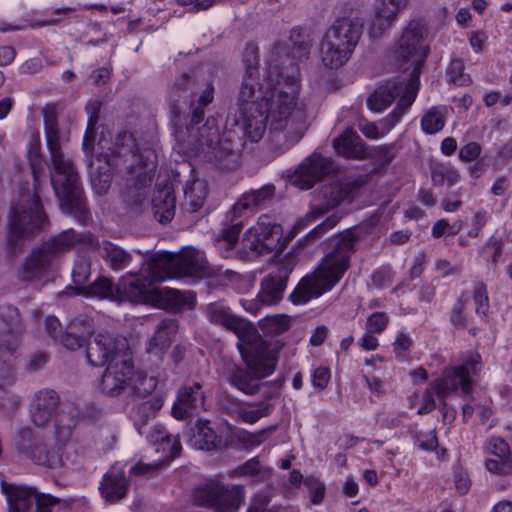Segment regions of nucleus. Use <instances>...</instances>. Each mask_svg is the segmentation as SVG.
Here are the masks:
<instances>
[{
  "label": "nucleus",
  "mask_w": 512,
  "mask_h": 512,
  "mask_svg": "<svg viewBox=\"0 0 512 512\" xmlns=\"http://www.w3.org/2000/svg\"><path fill=\"white\" fill-rule=\"evenodd\" d=\"M245 72L238 95L242 128L251 142L260 141L268 130L276 155L288 151L306 134L310 122L300 101L301 79L290 59L268 63L260 80L258 49L248 45L244 54Z\"/></svg>",
  "instance_id": "nucleus-1"
},
{
  "label": "nucleus",
  "mask_w": 512,
  "mask_h": 512,
  "mask_svg": "<svg viewBox=\"0 0 512 512\" xmlns=\"http://www.w3.org/2000/svg\"><path fill=\"white\" fill-rule=\"evenodd\" d=\"M79 415L80 411L75 404L62 406L55 421V444L34 440L30 427L19 429L14 441L16 450L34 464L49 469L77 463L78 454L71 440Z\"/></svg>",
  "instance_id": "nucleus-2"
},
{
  "label": "nucleus",
  "mask_w": 512,
  "mask_h": 512,
  "mask_svg": "<svg viewBox=\"0 0 512 512\" xmlns=\"http://www.w3.org/2000/svg\"><path fill=\"white\" fill-rule=\"evenodd\" d=\"M42 115L46 145L53 166L51 184L60 201L61 209L80 219H85L87 209L82 198L79 175L72 160L66 158L62 153L55 106L46 105L42 110Z\"/></svg>",
  "instance_id": "nucleus-3"
},
{
  "label": "nucleus",
  "mask_w": 512,
  "mask_h": 512,
  "mask_svg": "<svg viewBox=\"0 0 512 512\" xmlns=\"http://www.w3.org/2000/svg\"><path fill=\"white\" fill-rule=\"evenodd\" d=\"M156 155L151 149L140 150L131 132H120L111 147L109 165L118 169L126 180V201L138 204L145 196L144 190L152 182L156 169Z\"/></svg>",
  "instance_id": "nucleus-4"
},
{
  "label": "nucleus",
  "mask_w": 512,
  "mask_h": 512,
  "mask_svg": "<svg viewBox=\"0 0 512 512\" xmlns=\"http://www.w3.org/2000/svg\"><path fill=\"white\" fill-rule=\"evenodd\" d=\"M354 246L355 237L351 232L341 236L317 268L298 283L290 294L292 302L304 304L330 291L348 270Z\"/></svg>",
  "instance_id": "nucleus-5"
},
{
  "label": "nucleus",
  "mask_w": 512,
  "mask_h": 512,
  "mask_svg": "<svg viewBox=\"0 0 512 512\" xmlns=\"http://www.w3.org/2000/svg\"><path fill=\"white\" fill-rule=\"evenodd\" d=\"M237 347L247 366V369L231 365L225 372V379L240 392L253 396L268 382L260 380L271 375L276 367L277 357L264 345H244L240 342Z\"/></svg>",
  "instance_id": "nucleus-6"
},
{
  "label": "nucleus",
  "mask_w": 512,
  "mask_h": 512,
  "mask_svg": "<svg viewBox=\"0 0 512 512\" xmlns=\"http://www.w3.org/2000/svg\"><path fill=\"white\" fill-rule=\"evenodd\" d=\"M363 24L358 19H337L325 32L320 42V60L329 69L344 66L361 39Z\"/></svg>",
  "instance_id": "nucleus-7"
},
{
  "label": "nucleus",
  "mask_w": 512,
  "mask_h": 512,
  "mask_svg": "<svg viewBox=\"0 0 512 512\" xmlns=\"http://www.w3.org/2000/svg\"><path fill=\"white\" fill-rule=\"evenodd\" d=\"M34 187L20 189L19 198L12 206L9 215V243L15 245L19 239L28 237L40 229L46 222V215L36 192L38 185V170L32 164Z\"/></svg>",
  "instance_id": "nucleus-8"
},
{
  "label": "nucleus",
  "mask_w": 512,
  "mask_h": 512,
  "mask_svg": "<svg viewBox=\"0 0 512 512\" xmlns=\"http://www.w3.org/2000/svg\"><path fill=\"white\" fill-rule=\"evenodd\" d=\"M165 259L150 258L141 268L140 276L129 279L123 277L116 286L117 302L130 301L135 303L145 302L154 292L152 284L167 279L165 273Z\"/></svg>",
  "instance_id": "nucleus-9"
},
{
  "label": "nucleus",
  "mask_w": 512,
  "mask_h": 512,
  "mask_svg": "<svg viewBox=\"0 0 512 512\" xmlns=\"http://www.w3.org/2000/svg\"><path fill=\"white\" fill-rule=\"evenodd\" d=\"M426 29L420 21L413 20L404 29L394 51L396 61L401 69L414 67L412 79L419 73L420 66L428 56L425 44Z\"/></svg>",
  "instance_id": "nucleus-10"
},
{
  "label": "nucleus",
  "mask_w": 512,
  "mask_h": 512,
  "mask_svg": "<svg viewBox=\"0 0 512 512\" xmlns=\"http://www.w3.org/2000/svg\"><path fill=\"white\" fill-rule=\"evenodd\" d=\"M193 500L215 512H236L244 501V487L211 481L195 489Z\"/></svg>",
  "instance_id": "nucleus-11"
},
{
  "label": "nucleus",
  "mask_w": 512,
  "mask_h": 512,
  "mask_svg": "<svg viewBox=\"0 0 512 512\" xmlns=\"http://www.w3.org/2000/svg\"><path fill=\"white\" fill-rule=\"evenodd\" d=\"M164 258L165 259V273L167 278L170 277L169 270L174 269L175 274L178 276H193L203 275L207 277H215L216 279H230L234 274L232 271L226 269L223 270L219 266H211L202 256L201 253L188 249L182 252L180 255L172 256L168 253L159 254L153 258Z\"/></svg>",
  "instance_id": "nucleus-12"
},
{
  "label": "nucleus",
  "mask_w": 512,
  "mask_h": 512,
  "mask_svg": "<svg viewBox=\"0 0 512 512\" xmlns=\"http://www.w3.org/2000/svg\"><path fill=\"white\" fill-rule=\"evenodd\" d=\"M481 370V356L477 352H471L465 356L460 366L446 369L442 376L433 384V390L439 397H445L458 387L468 394L471 391L472 375Z\"/></svg>",
  "instance_id": "nucleus-13"
},
{
  "label": "nucleus",
  "mask_w": 512,
  "mask_h": 512,
  "mask_svg": "<svg viewBox=\"0 0 512 512\" xmlns=\"http://www.w3.org/2000/svg\"><path fill=\"white\" fill-rule=\"evenodd\" d=\"M282 234L281 226L273 222L268 215L263 214L256 224L246 231L243 241L255 253H270L273 250L282 249L280 244Z\"/></svg>",
  "instance_id": "nucleus-14"
},
{
  "label": "nucleus",
  "mask_w": 512,
  "mask_h": 512,
  "mask_svg": "<svg viewBox=\"0 0 512 512\" xmlns=\"http://www.w3.org/2000/svg\"><path fill=\"white\" fill-rule=\"evenodd\" d=\"M189 133L188 143L206 153L211 159L221 161L232 153L227 143L221 140L219 128L214 118H208L202 127H187Z\"/></svg>",
  "instance_id": "nucleus-15"
},
{
  "label": "nucleus",
  "mask_w": 512,
  "mask_h": 512,
  "mask_svg": "<svg viewBox=\"0 0 512 512\" xmlns=\"http://www.w3.org/2000/svg\"><path fill=\"white\" fill-rule=\"evenodd\" d=\"M351 193V187L347 183L332 182L321 187L316 196L317 204L306 214V216L298 220L293 229V236L302 230L306 224L326 213L328 210L338 206L344 200L348 199Z\"/></svg>",
  "instance_id": "nucleus-16"
},
{
  "label": "nucleus",
  "mask_w": 512,
  "mask_h": 512,
  "mask_svg": "<svg viewBox=\"0 0 512 512\" xmlns=\"http://www.w3.org/2000/svg\"><path fill=\"white\" fill-rule=\"evenodd\" d=\"M123 348L124 340H119L107 332H99L87 343L86 359L90 365L101 367L127 356L123 353Z\"/></svg>",
  "instance_id": "nucleus-17"
},
{
  "label": "nucleus",
  "mask_w": 512,
  "mask_h": 512,
  "mask_svg": "<svg viewBox=\"0 0 512 512\" xmlns=\"http://www.w3.org/2000/svg\"><path fill=\"white\" fill-rule=\"evenodd\" d=\"M204 314L210 323L233 331L239 339L250 338L256 333L251 323L233 314L223 301L207 304L204 307Z\"/></svg>",
  "instance_id": "nucleus-18"
},
{
  "label": "nucleus",
  "mask_w": 512,
  "mask_h": 512,
  "mask_svg": "<svg viewBox=\"0 0 512 512\" xmlns=\"http://www.w3.org/2000/svg\"><path fill=\"white\" fill-rule=\"evenodd\" d=\"M416 98V89L414 85L407 87L406 94L398 100L394 110L383 119L379 125L374 122L363 121L358 125L361 133L368 139L376 140L384 137L400 120L401 116L411 106Z\"/></svg>",
  "instance_id": "nucleus-19"
},
{
  "label": "nucleus",
  "mask_w": 512,
  "mask_h": 512,
  "mask_svg": "<svg viewBox=\"0 0 512 512\" xmlns=\"http://www.w3.org/2000/svg\"><path fill=\"white\" fill-rule=\"evenodd\" d=\"M133 369V363L128 355L109 363L101 378V391L108 396L120 395L131 383Z\"/></svg>",
  "instance_id": "nucleus-20"
},
{
  "label": "nucleus",
  "mask_w": 512,
  "mask_h": 512,
  "mask_svg": "<svg viewBox=\"0 0 512 512\" xmlns=\"http://www.w3.org/2000/svg\"><path fill=\"white\" fill-rule=\"evenodd\" d=\"M67 404H71L67 402ZM58 394L51 389H43L35 393L30 404V417L32 422L38 427L47 426L55 417L57 418L62 406Z\"/></svg>",
  "instance_id": "nucleus-21"
},
{
  "label": "nucleus",
  "mask_w": 512,
  "mask_h": 512,
  "mask_svg": "<svg viewBox=\"0 0 512 512\" xmlns=\"http://www.w3.org/2000/svg\"><path fill=\"white\" fill-rule=\"evenodd\" d=\"M21 333V318L17 307L3 305L0 307V353L12 355L18 347Z\"/></svg>",
  "instance_id": "nucleus-22"
},
{
  "label": "nucleus",
  "mask_w": 512,
  "mask_h": 512,
  "mask_svg": "<svg viewBox=\"0 0 512 512\" xmlns=\"http://www.w3.org/2000/svg\"><path fill=\"white\" fill-rule=\"evenodd\" d=\"M331 169L330 161L313 153L306 158L291 176V183L300 189H310Z\"/></svg>",
  "instance_id": "nucleus-23"
},
{
  "label": "nucleus",
  "mask_w": 512,
  "mask_h": 512,
  "mask_svg": "<svg viewBox=\"0 0 512 512\" xmlns=\"http://www.w3.org/2000/svg\"><path fill=\"white\" fill-rule=\"evenodd\" d=\"M484 450L498 459H488L486 469L496 475H512V453L509 444L501 437H491L484 444Z\"/></svg>",
  "instance_id": "nucleus-24"
},
{
  "label": "nucleus",
  "mask_w": 512,
  "mask_h": 512,
  "mask_svg": "<svg viewBox=\"0 0 512 512\" xmlns=\"http://www.w3.org/2000/svg\"><path fill=\"white\" fill-rule=\"evenodd\" d=\"M290 272L291 270L286 265H282L264 277L261 290L257 295L258 302L264 305L279 302L283 297Z\"/></svg>",
  "instance_id": "nucleus-25"
},
{
  "label": "nucleus",
  "mask_w": 512,
  "mask_h": 512,
  "mask_svg": "<svg viewBox=\"0 0 512 512\" xmlns=\"http://www.w3.org/2000/svg\"><path fill=\"white\" fill-rule=\"evenodd\" d=\"M275 190L273 184H266L259 189L243 193L232 206L231 213L233 218L242 217L247 212L255 213L259 209L264 208L274 198Z\"/></svg>",
  "instance_id": "nucleus-26"
},
{
  "label": "nucleus",
  "mask_w": 512,
  "mask_h": 512,
  "mask_svg": "<svg viewBox=\"0 0 512 512\" xmlns=\"http://www.w3.org/2000/svg\"><path fill=\"white\" fill-rule=\"evenodd\" d=\"M414 85L417 90L416 82L414 79H410L408 83L399 81H388L383 85H380L367 99V106L374 112H382L386 109L396 97L400 96V99L406 94L407 87Z\"/></svg>",
  "instance_id": "nucleus-27"
},
{
  "label": "nucleus",
  "mask_w": 512,
  "mask_h": 512,
  "mask_svg": "<svg viewBox=\"0 0 512 512\" xmlns=\"http://www.w3.org/2000/svg\"><path fill=\"white\" fill-rule=\"evenodd\" d=\"M127 489L128 480L124 468L118 464L112 466L101 482V495L106 501L114 503L126 496Z\"/></svg>",
  "instance_id": "nucleus-28"
},
{
  "label": "nucleus",
  "mask_w": 512,
  "mask_h": 512,
  "mask_svg": "<svg viewBox=\"0 0 512 512\" xmlns=\"http://www.w3.org/2000/svg\"><path fill=\"white\" fill-rule=\"evenodd\" d=\"M93 242L94 239L91 234H78L73 229H68L51 238L41 247L54 260L57 255L69 251L78 243L92 244Z\"/></svg>",
  "instance_id": "nucleus-29"
},
{
  "label": "nucleus",
  "mask_w": 512,
  "mask_h": 512,
  "mask_svg": "<svg viewBox=\"0 0 512 512\" xmlns=\"http://www.w3.org/2000/svg\"><path fill=\"white\" fill-rule=\"evenodd\" d=\"M1 488L7 498L9 512H30L37 492L34 488L6 482H2Z\"/></svg>",
  "instance_id": "nucleus-30"
},
{
  "label": "nucleus",
  "mask_w": 512,
  "mask_h": 512,
  "mask_svg": "<svg viewBox=\"0 0 512 512\" xmlns=\"http://www.w3.org/2000/svg\"><path fill=\"white\" fill-rule=\"evenodd\" d=\"M337 154L351 159H364L367 156V147L360 136L352 128H346L333 141Z\"/></svg>",
  "instance_id": "nucleus-31"
},
{
  "label": "nucleus",
  "mask_w": 512,
  "mask_h": 512,
  "mask_svg": "<svg viewBox=\"0 0 512 512\" xmlns=\"http://www.w3.org/2000/svg\"><path fill=\"white\" fill-rule=\"evenodd\" d=\"M222 408L236 420L254 424L262 417L270 415L273 406L269 403L262 402L255 409H248L243 407L237 400L234 401L227 396L222 399Z\"/></svg>",
  "instance_id": "nucleus-32"
},
{
  "label": "nucleus",
  "mask_w": 512,
  "mask_h": 512,
  "mask_svg": "<svg viewBox=\"0 0 512 512\" xmlns=\"http://www.w3.org/2000/svg\"><path fill=\"white\" fill-rule=\"evenodd\" d=\"M53 260L40 246L34 249L22 264L18 275L24 281H31L44 276Z\"/></svg>",
  "instance_id": "nucleus-33"
},
{
  "label": "nucleus",
  "mask_w": 512,
  "mask_h": 512,
  "mask_svg": "<svg viewBox=\"0 0 512 512\" xmlns=\"http://www.w3.org/2000/svg\"><path fill=\"white\" fill-rule=\"evenodd\" d=\"M152 210L160 223L172 220L176 210V198L171 187L157 188L152 199Z\"/></svg>",
  "instance_id": "nucleus-34"
},
{
  "label": "nucleus",
  "mask_w": 512,
  "mask_h": 512,
  "mask_svg": "<svg viewBox=\"0 0 512 512\" xmlns=\"http://www.w3.org/2000/svg\"><path fill=\"white\" fill-rule=\"evenodd\" d=\"M221 440L210 426L209 421L199 419L190 437V444L198 450L212 451L216 449Z\"/></svg>",
  "instance_id": "nucleus-35"
},
{
  "label": "nucleus",
  "mask_w": 512,
  "mask_h": 512,
  "mask_svg": "<svg viewBox=\"0 0 512 512\" xmlns=\"http://www.w3.org/2000/svg\"><path fill=\"white\" fill-rule=\"evenodd\" d=\"M163 406V398L159 394L152 396L151 398L137 404L132 411V417L134 424L139 432L142 434V427L145 426L148 421L154 418L157 412Z\"/></svg>",
  "instance_id": "nucleus-36"
},
{
  "label": "nucleus",
  "mask_w": 512,
  "mask_h": 512,
  "mask_svg": "<svg viewBox=\"0 0 512 512\" xmlns=\"http://www.w3.org/2000/svg\"><path fill=\"white\" fill-rule=\"evenodd\" d=\"M272 473L273 469L263 465L259 457L256 456L230 471L228 475L231 478L249 477L255 481L263 482L269 479Z\"/></svg>",
  "instance_id": "nucleus-37"
},
{
  "label": "nucleus",
  "mask_w": 512,
  "mask_h": 512,
  "mask_svg": "<svg viewBox=\"0 0 512 512\" xmlns=\"http://www.w3.org/2000/svg\"><path fill=\"white\" fill-rule=\"evenodd\" d=\"M98 249L100 255L109 264L110 268L116 271L127 267L132 260L131 254L108 241L99 244Z\"/></svg>",
  "instance_id": "nucleus-38"
},
{
  "label": "nucleus",
  "mask_w": 512,
  "mask_h": 512,
  "mask_svg": "<svg viewBox=\"0 0 512 512\" xmlns=\"http://www.w3.org/2000/svg\"><path fill=\"white\" fill-rule=\"evenodd\" d=\"M208 194L207 183L201 179L187 182L184 188L185 205L191 212H197L204 204Z\"/></svg>",
  "instance_id": "nucleus-39"
},
{
  "label": "nucleus",
  "mask_w": 512,
  "mask_h": 512,
  "mask_svg": "<svg viewBox=\"0 0 512 512\" xmlns=\"http://www.w3.org/2000/svg\"><path fill=\"white\" fill-rule=\"evenodd\" d=\"M241 229V222H237L223 228L219 234L214 236V243L224 258L229 257L230 252L236 246Z\"/></svg>",
  "instance_id": "nucleus-40"
},
{
  "label": "nucleus",
  "mask_w": 512,
  "mask_h": 512,
  "mask_svg": "<svg viewBox=\"0 0 512 512\" xmlns=\"http://www.w3.org/2000/svg\"><path fill=\"white\" fill-rule=\"evenodd\" d=\"M101 109V102L99 100H91L86 105V112L88 115L87 128L83 139V149L88 151L94 142L96 125L99 120V113Z\"/></svg>",
  "instance_id": "nucleus-41"
},
{
  "label": "nucleus",
  "mask_w": 512,
  "mask_h": 512,
  "mask_svg": "<svg viewBox=\"0 0 512 512\" xmlns=\"http://www.w3.org/2000/svg\"><path fill=\"white\" fill-rule=\"evenodd\" d=\"M397 19L375 8V12L369 23L368 33L373 39L381 38L395 24Z\"/></svg>",
  "instance_id": "nucleus-42"
},
{
  "label": "nucleus",
  "mask_w": 512,
  "mask_h": 512,
  "mask_svg": "<svg viewBox=\"0 0 512 512\" xmlns=\"http://www.w3.org/2000/svg\"><path fill=\"white\" fill-rule=\"evenodd\" d=\"M166 298L175 311L192 309L196 303V293L191 290L167 289Z\"/></svg>",
  "instance_id": "nucleus-43"
},
{
  "label": "nucleus",
  "mask_w": 512,
  "mask_h": 512,
  "mask_svg": "<svg viewBox=\"0 0 512 512\" xmlns=\"http://www.w3.org/2000/svg\"><path fill=\"white\" fill-rule=\"evenodd\" d=\"M81 325V322L77 319L73 320L69 326L67 327V331L62 334L59 338V342L69 350H77L83 347L86 343V335L89 333L86 332H78V327Z\"/></svg>",
  "instance_id": "nucleus-44"
},
{
  "label": "nucleus",
  "mask_w": 512,
  "mask_h": 512,
  "mask_svg": "<svg viewBox=\"0 0 512 512\" xmlns=\"http://www.w3.org/2000/svg\"><path fill=\"white\" fill-rule=\"evenodd\" d=\"M431 179L432 183L436 186H441L446 182L451 187L459 181L460 174L454 166L440 164L432 167Z\"/></svg>",
  "instance_id": "nucleus-45"
},
{
  "label": "nucleus",
  "mask_w": 512,
  "mask_h": 512,
  "mask_svg": "<svg viewBox=\"0 0 512 512\" xmlns=\"http://www.w3.org/2000/svg\"><path fill=\"white\" fill-rule=\"evenodd\" d=\"M290 41L293 45L292 53L294 58L303 59L308 57L311 48V41L305 30L301 28H293L290 32Z\"/></svg>",
  "instance_id": "nucleus-46"
},
{
  "label": "nucleus",
  "mask_w": 512,
  "mask_h": 512,
  "mask_svg": "<svg viewBox=\"0 0 512 512\" xmlns=\"http://www.w3.org/2000/svg\"><path fill=\"white\" fill-rule=\"evenodd\" d=\"M444 108L433 107L421 119V127L426 134H435L445 125Z\"/></svg>",
  "instance_id": "nucleus-47"
},
{
  "label": "nucleus",
  "mask_w": 512,
  "mask_h": 512,
  "mask_svg": "<svg viewBox=\"0 0 512 512\" xmlns=\"http://www.w3.org/2000/svg\"><path fill=\"white\" fill-rule=\"evenodd\" d=\"M178 400L181 404L192 409H197L204 405V395L201 391V385L195 383L190 387H184L179 391Z\"/></svg>",
  "instance_id": "nucleus-48"
},
{
  "label": "nucleus",
  "mask_w": 512,
  "mask_h": 512,
  "mask_svg": "<svg viewBox=\"0 0 512 512\" xmlns=\"http://www.w3.org/2000/svg\"><path fill=\"white\" fill-rule=\"evenodd\" d=\"M156 452L161 453L160 461L163 465L170 460L174 459L181 450V444L178 436H174L171 434L167 435L164 441L160 443L159 446L155 448Z\"/></svg>",
  "instance_id": "nucleus-49"
},
{
  "label": "nucleus",
  "mask_w": 512,
  "mask_h": 512,
  "mask_svg": "<svg viewBox=\"0 0 512 512\" xmlns=\"http://www.w3.org/2000/svg\"><path fill=\"white\" fill-rule=\"evenodd\" d=\"M130 384L134 394L144 398L154 392L157 387V379L143 372H138L136 377L134 379L132 378Z\"/></svg>",
  "instance_id": "nucleus-50"
},
{
  "label": "nucleus",
  "mask_w": 512,
  "mask_h": 512,
  "mask_svg": "<svg viewBox=\"0 0 512 512\" xmlns=\"http://www.w3.org/2000/svg\"><path fill=\"white\" fill-rule=\"evenodd\" d=\"M178 328L177 320L165 319L159 323L153 336L161 342L162 347L169 349Z\"/></svg>",
  "instance_id": "nucleus-51"
},
{
  "label": "nucleus",
  "mask_w": 512,
  "mask_h": 512,
  "mask_svg": "<svg viewBox=\"0 0 512 512\" xmlns=\"http://www.w3.org/2000/svg\"><path fill=\"white\" fill-rule=\"evenodd\" d=\"M89 294L99 298H109L117 301L116 286L111 280L105 277H99L89 286Z\"/></svg>",
  "instance_id": "nucleus-52"
},
{
  "label": "nucleus",
  "mask_w": 512,
  "mask_h": 512,
  "mask_svg": "<svg viewBox=\"0 0 512 512\" xmlns=\"http://www.w3.org/2000/svg\"><path fill=\"white\" fill-rule=\"evenodd\" d=\"M464 69V62L461 59H452L447 68L449 82L454 83L457 86L469 85L471 78L464 72Z\"/></svg>",
  "instance_id": "nucleus-53"
},
{
  "label": "nucleus",
  "mask_w": 512,
  "mask_h": 512,
  "mask_svg": "<svg viewBox=\"0 0 512 512\" xmlns=\"http://www.w3.org/2000/svg\"><path fill=\"white\" fill-rule=\"evenodd\" d=\"M274 429V427H270L256 433L241 431L238 435V440L246 448L257 447L267 440Z\"/></svg>",
  "instance_id": "nucleus-54"
},
{
  "label": "nucleus",
  "mask_w": 512,
  "mask_h": 512,
  "mask_svg": "<svg viewBox=\"0 0 512 512\" xmlns=\"http://www.w3.org/2000/svg\"><path fill=\"white\" fill-rule=\"evenodd\" d=\"M289 328V320L286 316L275 315L266 317L262 322V329L271 334H281Z\"/></svg>",
  "instance_id": "nucleus-55"
},
{
  "label": "nucleus",
  "mask_w": 512,
  "mask_h": 512,
  "mask_svg": "<svg viewBox=\"0 0 512 512\" xmlns=\"http://www.w3.org/2000/svg\"><path fill=\"white\" fill-rule=\"evenodd\" d=\"M389 323V316L384 312H374L366 320V331L368 333L380 334Z\"/></svg>",
  "instance_id": "nucleus-56"
},
{
  "label": "nucleus",
  "mask_w": 512,
  "mask_h": 512,
  "mask_svg": "<svg viewBox=\"0 0 512 512\" xmlns=\"http://www.w3.org/2000/svg\"><path fill=\"white\" fill-rule=\"evenodd\" d=\"M473 300L476 306V313L484 316L489 308V300L484 283L480 282L475 285L473 290Z\"/></svg>",
  "instance_id": "nucleus-57"
},
{
  "label": "nucleus",
  "mask_w": 512,
  "mask_h": 512,
  "mask_svg": "<svg viewBox=\"0 0 512 512\" xmlns=\"http://www.w3.org/2000/svg\"><path fill=\"white\" fill-rule=\"evenodd\" d=\"M91 184L98 195L105 194L111 185V175L108 169H105L103 172L100 170L93 172L91 175Z\"/></svg>",
  "instance_id": "nucleus-58"
},
{
  "label": "nucleus",
  "mask_w": 512,
  "mask_h": 512,
  "mask_svg": "<svg viewBox=\"0 0 512 512\" xmlns=\"http://www.w3.org/2000/svg\"><path fill=\"white\" fill-rule=\"evenodd\" d=\"M482 153V146L475 141L468 142L463 145L458 153L460 161L470 163L480 158Z\"/></svg>",
  "instance_id": "nucleus-59"
},
{
  "label": "nucleus",
  "mask_w": 512,
  "mask_h": 512,
  "mask_svg": "<svg viewBox=\"0 0 512 512\" xmlns=\"http://www.w3.org/2000/svg\"><path fill=\"white\" fill-rule=\"evenodd\" d=\"M408 2L409 0H379L376 7L397 19L398 15L407 7Z\"/></svg>",
  "instance_id": "nucleus-60"
},
{
  "label": "nucleus",
  "mask_w": 512,
  "mask_h": 512,
  "mask_svg": "<svg viewBox=\"0 0 512 512\" xmlns=\"http://www.w3.org/2000/svg\"><path fill=\"white\" fill-rule=\"evenodd\" d=\"M416 445L424 451H433L438 447V438L434 430L428 432H418L415 435Z\"/></svg>",
  "instance_id": "nucleus-61"
},
{
  "label": "nucleus",
  "mask_w": 512,
  "mask_h": 512,
  "mask_svg": "<svg viewBox=\"0 0 512 512\" xmlns=\"http://www.w3.org/2000/svg\"><path fill=\"white\" fill-rule=\"evenodd\" d=\"M488 213L486 211H477L472 218L471 228L469 229L467 235L471 238H477L481 230L485 227L488 221Z\"/></svg>",
  "instance_id": "nucleus-62"
},
{
  "label": "nucleus",
  "mask_w": 512,
  "mask_h": 512,
  "mask_svg": "<svg viewBox=\"0 0 512 512\" xmlns=\"http://www.w3.org/2000/svg\"><path fill=\"white\" fill-rule=\"evenodd\" d=\"M192 87L190 77L184 73L174 81L171 88V97H173L174 101H177V98L181 97L182 93L191 90Z\"/></svg>",
  "instance_id": "nucleus-63"
},
{
  "label": "nucleus",
  "mask_w": 512,
  "mask_h": 512,
  "mask_svg": "<svg viewBox=\"0 0 512 512\" xmlns=\"http://www.w3.org/2000/svg\"><path fill=\"white\" fill-rule=\"evenodd\" d=\"M398 151L396 143L385 144L377 146L374 150V155L383 163H390L395 158Z\"/></svg>",
  "instance_id": "nucleus-64"
}]
</instances>
